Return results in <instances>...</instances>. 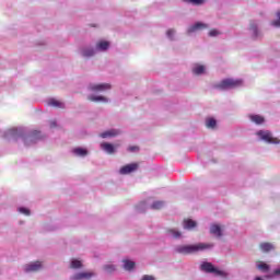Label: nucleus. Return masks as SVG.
Returning <instances> with one entry per match:
<instances>
[{"label":"nucleus","instance_id":"1","mask_svg":"<svg viewBox=\"0 0 280 280\" xmlns=\"http://www.w3.org/2000/svg\"><path fill=\"white\" fill-rule=\"evenodd\" d=\"M213 248V244L198 243L195 245H178L175 250L179 255H194V253H199V250H207Z\"/></svg>","mask_w":280,"mask_h":280},{"label":"nucleus","instance_id":"2","mask_svg":"<svg viewBox=\"0 0 280 280\" xmlns=\"http://www.w3.org/2000/svg\"><path fill=\"white\" fill-rule=\"evenodd\" d=\"M237 86H242V80L240 79H224L220 83L214 84V89L219 91H228L229 89H237Z\"/></svg>","mask_w":280,"mask_h":280},{"label":"nucleus","instance_id":"3","mask_svg":"<svg viewBox=\"0 0 280 280\" xmlns=\"http://www.w3.org/2000/svg\"><path fill=\"white\" fill-rule=\"evenodd\" d=\"M201 270H203V272H213L217 277H226V272L213 267L211 262L201 264Z\"/></svg>","mask_w":280,"mask_h":280},{"label":"nucleus","instance_id":"4","mask_svg":"<svg viewBox=\"0 0 280 280\" xmlns=\"http://www.w3.org/2000/svg\"><path fill=\"white\" fill-rule=\"evenodd\" d=\"M258 137H260V139H262V141H266L267 143H280L279 138H275L272 137V133H270V131H258L257 132Z\"/></svg>","mask_w":280,"mask_h":280},{"label":"nucleus","instance_id":"5","mask_svg":"<svg viewBox=\"0 0 280 280\" xmlns=\"http://www.w3.org/2000/svg\"><path fill=\"white\" fill-rule=\"evenodd\" d=\"M25 272H38L43 270V262L36 260L24 266Z\"/></svg>","mask_w":280,"mask_h":280},{"label":"nucleus","instance_id":"6","mask_svg":"<svg viewBox=\"0 0 280 280\" xmlns=\"http://www.w3.org/2000/svg\"><path fill=\"white\" fill-rule=\"evenodd\" d=\"M137 170H139V163H131L122 166L119 171V174H132V172H137Z\"/></svg>","mask_w":280,"mask_h":280},{"label":"nucleus","instance_id":"7","mask_svg":"<svg viewBox=\"0 0 280 280\" xmlns=\"http://www.w3.org/2000/svg\"><path fill=\"white\" fill-rule=\"evenodd\" d=\"M92 277H95V273L93 271H82L72 276L71 280H89L92 279Z\"/></svg>","mask_w":280,"mask_h":280},{"label":"nucleus","instance_id":"8","mask_svg":"<svg viewBox=\"0 0 280 280\" xmlns=\"http://www.w3.org/2000/svg\"><path fill=\"white\" fill-rule=\"evenodd\" d=\"M109 89H112L109 83H100V84L90 85V91H94L96 93H100L102 91H109Z\"/></svg>","mask_w":280,"mask_h":280},{"label":"nucleus","instance_id":"9","mask_svg":"<svg viewBox=\"0 0 280 280\" xmlns=\"http://www.w3.org/2000/svg\"><path fill=\"white\" fill-rule=\"evenodd\" d=\"M101 148L107 152V154H115V147L112 143L103 142L101 143Z\"/></svg>","mask_w":280,"mask_h":280},{"label":"nucleus","instance_id":"10","mask_svg":"<svg viewBox=\"0 0 280 280\" xmlns=\"http://www.w3.org/2000/svg\"><path fill=\"white\" fill-rule=\"evenodd\" d=\"M210 233L217 237H222V228H220L218 224H212L210 226Z\"/></svg>","mask_w":280,"mask_h":280},{"label":"nucleus","instance_id":"11","mask_svg":"<svg viewBox=\"0 0 280 280\" xmlns=\"http://www.w3.org/2000/svg\"><path fill=\"white\" fill-rule=\"evenodd\" d=\"M198 226V223L191 219L184 220V229L191 231V229H196Z\"/></svg>","mask_w":280,"mask_h":280},{"label":"nucleus","instance_id":"12","mask_svg":"<svg viewBox=\"0 0 280 280\" xmlns=\"http://www.w3.org/2000/svg\"><path fill=\"white\" fill-rule=\"evenodd\" d=\"M205 28H207V24L202 22H198L188 28V33L191 34V32H196L197 30H205Z\"/></svg>","mask_w":280,"mask_h":280},{"label":"nucleus","instance_id":"13","mask_svg":"<svg viewBox=\"0 0 280 280\" xmlns=\"http://www.w3.org/2000/svg\"><path fill=\"white\" fill-rule=\"evenodd\" d=\"M117 135H119V130L110 129L101 133V137L102 139H107V137H117Z\"/></svg>","mask_w":280,"mask_h":280},{"label":"nucleus","instance_id":"14","mask_svg":"<svg viewBox=\"0 0 280 280\" xmlns=\"http://www.w3.org/2000/svg\"><path fill=\"white\" fill-rule=\"evenodd\" d=\"M260 250H262V253H270V250L275 249V246H272V244L270 243H261L259 245Z\"/></svg>","mask_w":280,"mask_h":280},{"label":"nucleus","instance_id":"15","mask_svg":"<svg viewBox=\"0 0 280 280\" xmlns=\"http://www.w3.org/2000/svg\"><path fill=\"white\" fill-rule=\"evenodd\" d=\"M256 268L258 270H261V272H268L270 270V265L264 261H258V264L256 265Z\"/></svg>","mask_w":280,"mask_h":280},{"label":"nucleus","instance_id":"16","mask_svg":"<svg viewBox=\"0 0 280 280\" xmlns=\"http://www.w3.org/2000/svg\"><path fill=\"white\" fill-rule=\"evenodd\" d=\"M249 119H250V121H253L254 124H257V125H261V124H264V121H266L264 119V117L259 116V115H250Z\"/></svg>","mask_w":280,"mask_h":280},{"label":"nucleus","instance_id":"17","mask_svg":"<svg viewBox=\"0 0 280 280\" xmlns=\"http://www.w3.org/2000/svg\"><path fill=\"white\" fill-rule=\"evenodd\" d=\"M192 73H195V75H202V73H205V66L202 65H197L192 68Z\"/></svg>","mask_w":280,"mask_h":280},{"label":"nucleus","instance_id":"18","mask_svg":"<svg viewBox=\"0 0 280 280\" xmlns=\"http://www.w3.org/2000/svg\"><path fill=\"white\" fill-rule=\"evenodd\" d=\"M49 106H54L55 108H62L65 105L62 104V102L56 100V98H50L48 101Z\"/></svg>","mask_w":280,"mask_h":280},{"label":"nucleus","instance_id":"19","mask_svg":"<svg viewBox=\"0 0 280 280\" xmlns=\"http://www.w3.org/2000/svg\"><path fill=\"white\" fill-rule=\"evenodd\" d=\"M88 100L90 102H108V98L104 97V96H95V95H90L88 96Z\"/></svg>","mask_w":280,"mask_h":280},{"label":"nucleus","instance_id":"20","mask_svg":"<svg viewBox=\"0 0 280 280\" xmlns=\"http://www.w3.org/2000/svg\"><path fill=\"white\" fill-rule=\"evenodd\" d=\"M109 45L110 44L108 42H98L96 44V49H100L101 51H106V49H108Z\"/></svg>","mask_w":280,"mask_h":280},{"label":"nucleus","instance_id":"21","mask_svg":"<svg viewBox=\"0 0 280 280\" xmlns=\"http://www.w3.org/2000/svg\"><path fill=\"white\" fill-rule=\"evenodd\" d=\"M27 139H28V141H36V139H40V131H38V130L33 131L28 136V138L25 139V141H27Z\"/></svg>","mask_w":280,"mask_h":280},{"label":"nucleus","instance_id":"22","mask_svg":"<svg viewBox=\"0 0 280 280\" xmlns=\"http://www.w3.org/2000/svg\"><path fill=\"white\" fill-rule=\"evenodd\" d=\"M73 153L77 156H86L89 154V151H86V149H83V148H77L73 150Z\"/></svg>","mask_w":280,"mask_h":280},{"label":"nucleus","instance_id":"23","mask_svg":"<svg viewBox=\"0 0 280 280\" xmlns=\"http://www.w3.org/2000/svg\"><path fill=\"white\" fill-rule=\"evenodd\" d=\"M163 207H165V201H154L151 205V209H154L155 211L163 209Z\"/></svg>","mask_w":280,"mask_h":280},{"label":"nucleus","instance_id":"24","mask_svg":"<svg viewBox=\"0 0 280 280\" xmlns=\"http://www.w3.org/2000/svg\"><path fill=\"white\" fill-rule=\"evenodd\" d=\"M9 137H12L13 139H18L19 137H22L21 132L19 129H10L8 131Z\"/></svg>","mask_w":280,"mask_h":280},{"label":"nucleus","instance_id":"25","mask_svg":"<svg viewBox=\"0 0 280 280\" xmlns=\"http://www.w3.org/2000/svg\"><path fill=\"white\" fill-rule=\"evenodd\" d=\"M135 261L132 260H124L125 270H132L135 268Z\"/></svg>","mask_w":280,"mask_h":280},{"label":"nucleus","instance_id":"26","mask_svg":"<svg viewBox=\"0 0 280 280\" xmlns=\"http://www.w3.org/2000/svg\"><path fill=\"white\" fill-rule=\"evenodd\" d=\"M217 124H218V122L215 121L214 118H208V119L206 120V126H207V128H215Z\"/></svg>","mask_w":280,"mask_h":280},{"label":"nucleus","instance_id":"27","mask_svg":"<svg viewBox=\"0 0 280 280\" xmlns=\"http://www.w3.org/2000/svg\"><path fill=\"white\" fill-rule=\"evenodd\" d=\"M70 268L72 269H78V268H82V261L78 260V259H73L71 261Z\"/></svg>","mask_w":280,"mask_h":280},{"label":"nucleus","instance_id":"28","mask_svg":"<svg viewBox=\"0 0 280 280\" xmlns=\"http://www.w3.org/2000/svg\"><path fill=\"white\" fill-rule=\"evenodd\" d=\"M103 268H104L105 272H108V275H110L117 270L115 265H105Z\"/></svg>","mask_w":280,"mask_h":280},{"label":"nucleus","instance_id":"29","mask_svg":"<svg viewBox=\"0 0 280 280\" xmlns=\"http://www.w3.org/2000/svg\"><path fill=\"white\" fill-rule=\"evenodd\" d=\"M94 55H95V50H93L92 48L83 49V56L85 58H91V56H94Z\"/></svg>","mask_w":280,"mask_h":280},{"label":"nucleus","instance_id":"30","mask_svg":"<svg viewBox=\"0 0 280 280\" xmlns=\"http://www.w3.org/2000/svg\"><path fill=\"white\" fill-rule=\"evenodd\" d=\"M168 233L175 237V240H178L180 237L182 233L176 230H170Z\"/></svg>","mask_w":280,"mask_h":280},{"label":"nucleus","instance_id":"31","mask_svg":"<svg viewBox=\"0 0 280 280\" xmlns=\"http://www.w3.org/2000/svg\"><path fill=\"white\" fill-rule=\"evenodd\" d=\"M278 20L272 21L271 25H273V27H280V11L277 13Z\"/></svg>","mask_w":280,"mask_h":280},{"label":"nucleus","instance_id":"32","mask_svg":"<svg viewBox=\"0 0 280 280\" xmlns=\"http://www.w3.org/2000/svg\"><path fill=\"white\" fill-rule=\"evenodd\" d=\"M174 34H176V31L174 28H170L166 32V36H168V38H171V40L174 38Z\"/></svg>","mask_w":280,"mask_h":280},{"label":"nucleus","instance_id":"33","mask_svg":"<svg viewBox=\"0 0 280 280\" xmlns=\"http://www.w3.org/2000/svg\"><path fill=\"white\" fill-rule=\"evenodd\" d=\"M189 3H194V5H202L205 3V0H188Z\"/></svg>","mask_w":280,"mask_h":280},{"label":"nucleus","instance_id":"34","mask_svg":"<svg viewBox=\"0 0 280 280\" xmlns=\"http://www.w3.org/2000/svg\"><path fill=\"white\" fill-rule=\"evenodd\" d=\"M249 30L253 32L254 36L257 37V26L255 24H250Z\"/></svg>","mask_w":280,"mask_h":280},{"label":"nucleus","instance_id":"35","mask_svg":"<svg viewBox=\"0 0 280 280\" xmlns=\"http://www.w3.org/2000/svg\"><path fill=\"white\" fill-rule=\"evenodd\" d=\"M128 152H139V147L138 145H130L128 148Z\"/></svg>","mask_w":280,"mask_h":280},{"label":"nucleus","instance_id":"36","mask_svg":"<svg viewBox=\"0 0 280 280\" xmlns=\"http://www.w3.org/2000/svg\"><path fill=\"white\" fill-rule=\"evenodd\" d=\"M19 211L20 213H24V215H30V209L27 208H20Z\"/></svg>","mask_w":280,"mask_h":280},{"label":"nucleus","instance_id":"37","mask_svg":"<svg viewBox=\"0 0 280 280\" xmlns=\"http://www.w3.org/2000/svg\"><path fill=\"white\" fill-rule=\"evenodd\" d=\"M141 280H154V276L144 275Z\"/></svg>","mask_w":280,"mask_h":280},{"label":"nucleus","instance_id":"38","mask_svg":"<svg viewBox=\"0 0 280 280\" xmlns=\"http://www.w3.org/2000/svg\"><path fill=\"white\" fill-rule=\"evenodd\" d=\"M218 34H220V33L218 32V30H211V31L209 32V36H218Z\"/></svg>","mask_w":280,"mask_h":280},{"label":"nucleus","instance_id":"39","mask_svg":"<svg viewBox=\"0 0 280 280\" xmlns=\"http://www.w3.org/2000/svg\"><path fill=\"white\" fill-rule=\"evenodd\" d=\"M275 277H280V267L273 271Z\"/></svg>","mask_w":280,"mask_h":280},{"label":"nucleus","instance_id":"40","mask_svg":"<svg viewBox=\"0 0 280 280\" xmlns=\"http://www.w3.org/2000/svg\"><path fill=\"white\" fill-rule=\"evenodd\" d=\"M58 125L56 120L50 121V128H56Z\"/></svg>","mask_w":280,"mask_h":280}]
</instances>
